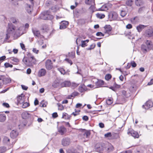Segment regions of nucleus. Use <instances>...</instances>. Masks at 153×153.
<instances>
[{"instance_id": "obj_39", "label": "nucleus", "mask_w": 153, "mask_h": 153, "mask_svg": "<svg viewBox=\"0 0 153 153\" xmlns=\"http://www.w3.org/2000/svg\"><path fill=\"white\" fill-rule=\"evenodd\" d=\"M96 16L98 18L102 19L105 17V16L103 14L97 13L96 14Z\"/></svg>"}, {"instance_id": "obj_16", "label": "nucleus", "mask_w": 153, "mask_h": 153, "mask_svg": "<svg viewBox=\"0 0 153 153\" xmlns=\"http://www.w3.org/2000/svg\"><path fill=\"white\" fill-rule=\"evenodd\" d=\"M32 30L34 36L38 37L40 36L41 34L39 30H38L36 29L33 28L32 29Z\"/></svg>"}, {"instance_id": "obj_46", "label": "nucleus", "mask_w": 153, "mask_h": 153, "mask_svg": "<svg viewBox=\"0 0 153 153\" xmlns=\"http://www.w3.org/2000/svg\"><path fill=\"white\" fill-rule=\"evenodd\" d=\"M111 77V75L109 74H106L105 77V79L107 80H109Z\"/></svg>"}, {"instance_id": "obj_38", "label": "nucleus", "mask_w": 153, "mask_h": 153, "mask_svg": "<svg viewBox=\"0 0 153 153\" xmlns=\"http://www.w3.org/2000/svg\"><path fill=\"white\" fill-rule=\"evenodd\" d=\"M30 104L27 102H24L22 103V107L23 108H25L30 106Z\"/></svg>"}, {"instance_id": "obj_59", "label": "nucleus", "mask_w": 153, "mask_h": 153, "mask_svg": "<svg viewBox=\"0 0 153 153\" xmlns=\"http://www.w3.org/2000/svg\"><path fill=\"white\" fill-rule=\"evenodd\" d=\"M131 65L133 67H135L137 65V64L135 62L133 61L131 62Z\"/></svg>"}, {"instance_id": "obj_30", "label": "nucleus", "mask_w": 153, "mask_h": 153, "mask_svg": "<svg viewBox=\"0 0 153 153\" xmlns=\"http://www.w3.org/2000/svg\"><path fill=\"white\" fill-rule=\"evenodd\" d=\"M6 117L4 114H0V121L1 122H4L6 120Z\"/></svg>"}, {"instance_id": "obj_9", "label": "nucleus", "mask_w": 153, "mask_h": 153, "mask_svg": "<svg viewBox=\"0 0 153 153\" xmlns=\"http://www.w3.org/2000/svg\"><path fill=\"white\" fill-rule=\"evenodd\" d=\"M153 106V102L151 100H149L145 103V105H143V108L146 109H148Z\"/></svg>"}, {"instance_id": "obj_1", "label": "nucleus", "mask_w": 153, "mask_h": 153, "mask_svg": "<svg viewBox=\"0 0 153 153\" xmlns=\"http://www.w3.org/2000/svg\"><path fill=\"white\" fill-rule=\"evenodd\" d=\"M94 149L96 151L100 153H109L113 150L114 147L111 145L106 147L104 144L97 143L95 145Z\"/></svg>"}, {"instance_id": "obj_60", "label": "nucleus", "mask_w": 153, "mask_h": 153, "mask_svg": "<svg viewBox=\"0 0 153 153\" xmlns=\"http://www.w3.org/2000/svg\"><path fill=\"white\" fill-rule=\"evenodd\" d=\"M82 119L85 121H87L88 120V117L87 116H84L82 118Z\"/></svg>"}, {"instance_id": "obj_51", "label": "nucleus", "mask_w": 153, "mask_h": 153, "mask_svg": "<svg viewBox=\"0 0 153 153\" xmlns=\"http://www.w3.org/2000/svg\"><path fill=\"white\" fill-rule=\"evenodd\" d=\"M2 105L4 107H6L7 108H9L10 107V106L9 105V104L6 102H4L2 104Z\"/></svg>"}, {"instance_id": "obj_54", "label": "nucleus", "mask_w": 153, "mask_h": 153, "mask_svg": "<svg viewBox=\"0 0 153 153\" xmlns=\"http://www.w3.org/2000/svg\"><path fill=\"white\" fill-rule=\"evenodd\" d=\"M60 23L62 24L63 25H65L67 26V25H68V22L67 21H62Z\"/></svg>"}, {"instance_id": "obj_31", "label": "nucleus", "mask_w": 153, "mask_h": 153, "mask_svg": "<svg viewBox=\"0 0 153 153\" xmlns=\"http://www.w3.org/2000/svg\"><path fill=\"white\" fill-rule=\"evenodd\" d=\"M135 4L138 6H140L143 3L142 0H135Z\"/></svg>"}, {"instance_id": "obj_43", "label": "nucleus", "mask_w": 153, "mask_h": 153, "mask_svg": "<svg viewBox=\"0 0 153 153\" xmlns=\"http://www.w3.org/2000/svg\"><path fill=\"white\" fill-rule=\"evenodd\" d=\"M58 107V109L60 110H62L64 109V107L60 103H57V104Z\"/></svg>"}, {"instance_id": "obj_42", "label": "nucleus", "mask_w": 153, "mask_h": 153, "mask_svg": "<svg viewBox=\"0 0 153 153\" xmlns=\"http://www.w3.org/2000/svg\"><path fill=\"white\" fill-rule=\"evenodd\" d=\"M10 20L11 22L14 24L18 22L17 20H16V18L14 17L11 18Z\"/></svg>"}, {"instance_id": "obj_52", "label": "nucleus", "mask_w": 153, "mask_h": 153, "mask_svg": "<svg viewBox=\"0 0 153 153\" xmlns=\"http://www.w3.org/2000/svg\"><path fill=\"white\" fill-rule=\"evenodd\" d=\"M40 105L42 107H45L47 105V103H44V101H42L40 104Z\"/></svg>"}, {"instance_id": "obj_26", "label": "nucleus", "mask_w": 153, "mask_h": 153, "mask_svg": "<svg viewBox=\"0 0 153 153\" xmlns=\"http://www.w3.org/2000/svg\"><path fill=\"white\" fill-rule=\"evenodd\" d=\"M71 85L70 82L68 81H65L64 82H62L61 84V86L62 87H68L69 86Z\"/></svg>"}, {"instance_id": "obj_34", "label": "nucleus", "mask_w": 153, "mask_h": 153, "mask_svg": "<svg viewBox=\"0 0 153 153\" xmlns=\"http://www.w3.org/2000/svg\"><path fill=\"white\" fill-rule=\"evenodd\" d=\"M90 134L91 133L90 131H85V132L83 134V135L85 137L87 138L90 136Z\"/></svg>"}, {"instance_id": "obj_50", "label": "nucleus", "mask_w": 153, "mask_h": 153, "mask_svg": "<svg viewBox=\"0 0 153 153\" xmlns=\"http://www.w3.org/2000/svg\"><path fill=\"white\" fill-rule=\"evenodd\" d=\"M145 8L144 7H142L140 8L138 10V12L139 13H141L144 10Z\"/></svg>"}, {"instance_id": "obj_21", "label": "nucleus", "mask_w": 153, "mask_h": 153, "mask_svg": "<svg viewBox=\"0 0 153 153\" xmlns=\"http://www.w3.org/2000/svg\"><path fill=\"white\" fill-rule=\"evenodd\" d=\"M66 153H77L76 150L73 148H71L66 150Z\"/></svg>"}, {"instance_id": "obj_18", "label": "nucleus", "mask_w": 153, "mask_h": 153, "mask_svg": "<svg viewBox=\"0 0 153 153\" xmlns=\"http://www.w3.org/2000/svg\"><path fill=\"white\" fill-rule=\"evenodd\" d=\"M18 105L21 104L24 102V98H22L21 97L18 96L16 98Z\"/></svg>"}, {"instance_id": "obj_12", "label": "nucleus", "mask_w": 153, "mask_h": 153, "mask_svg": "<svg viewBox=\"0 0 153 153\" xmlns=\"http://www.w3.org/2000/svg\"><path fill=\"white\" fill-rule=\"evenodd\" d=\"M18 135V132L16 130H13L10 133V136L12 138H16Z\"/></svg>"}, {"instance_id": "obj_8", "label": "nucleus", "mask_w": 153, "mask_h": 153, "mask_svg": "<svg viewBox=\"0 0 153 153\" xmlns=\"http://www.w3.org/2000/svg\"><path fill=\"white\" fill-rule=\"evenodd\" d=\"M15 27L13 25L11 27H9V28L7 30V33H6V36L5 38L6 40H7L9 38L11 32L13 30H15Z\"/></svg>"}, {"instance_id": "obj_10", "label": "nucleus", "mask_w": 153, "mask_h": 153, "mask_svg": "<svg viewBox=\"0 0 153 153\" xmlns=\"http://www.w3.org/2000/svg\"><path fill=\"white\" fill-rule=\"evenodd\" d=\"M46 68L47 70H50L53 67V63L51 60L48 59L46 60L45 63Z\"/></svg>"}, {"instance_id": "obj_49", "label": "nucleus", "mask_w": 153, "mask_h": 153, "mask_svg": "<svg viewBox=\"0 0 153 153\" xmlns=\"http://www.w3.org/2000/svg\"><path fill=\"white\" fill-rule=\"evenodd\" d=\"M67 27V26L65 25H63L61 23H60V25L59 27V28L60 29H63L66 28Z\"/></svg>"}, {"instance_id": "obj_24", "label": "nucleus", "mask_w": 153, "mask_h": 153, "mask_svg": "<svg viewBox=\"0 0 153 153\" xmlns=\"http://www.w3.org/2000/svg\"><path fill=\"white\" fill-rule=\"evenodd\" d=\"M48 12V11L42 13L40 16L41 19L43 20L47 19V13Z\"/></svg>"}, {"instance_id": "obj_27", "label": "nucleus", "mask_w": 153, "mask_h": 153, "mask_svg": "<svg viewBox=\"0 0 153 153\" xmlns=\"http://www.w3.org/2000/svg\"><path fill=\"white\" fill-rule=\"evenodd\" d=\"M104 84V82L102 80H98L96 83V85L98 87H101Z\"/></svg>"}, {"instance_id": "obj_29", "label": "nucleus", "mask_w": 153, "mask_h": 153, "mask_svg": "<svg viewBox=\"0 0 153 153\" xmlns=\"http://www.w3.org/2000/svg\"><path fill=\"white\" fill-rule=\"evenodd\" d=\"M3 142L5 144H8L10 143V139L7 137L4 136L3 139Z\"/></svg>"}, {"instance_id": "obj_11", "label": "nucleus", "mask_w": 153, "mask_h": 153, "mask_svg": "<svg viewBox=\"0 0 153 153\" xmlns=\"http://www.w3.org/2000/svg\"><path fill=\"white\" fill-rule=\"evenodd\" d=\"M22 117L23 119H27L30 117V114L27 111L23 112L22 114Z\"/></svg>"}, {"instance_id": "obj_2", "label": "nucleus", "mask_w": 153, "mask_h": 153, "mask_svg": "<svg viewBox=\"0 0 153 153\" xmlns=\"http://www.w3.org/2000/svg\"><path fill=\"white\" fill-rule=\"evenodd\" d=\"M26 56L22 59V62L25 65L28 67L33 66L36 64L37 60L33 54L30 53H27Z\"/></svg>"}, {"instance_id": "obj_22", "label": "nucleus", "mask_w": 153, "mask_h": 153, "mask_svg": "<svg viewBox=\"0 0 153 153\" xmlns=\"http://www.w3.org/2000/svg\"><path fill=\"white\" fill-rule=\"evenodd\" d=\"M66 131V128L63 126L60 127L58 131L61 135H63Z\"/></svg>"}, {"instance_id": "obj_5", "label": "nucleus", "mask_w": 153, "mask_h": 153, "mask_svg": "<svg viewBox=\"0 0 153 153\" xmlns=\"http://www.w3.org/2000/svg\"><path fill=\"white\" fill-rule=\"evenodd\" d=\"M85 3L88 5H91L89 9L92 12H94L95 9L94 0H85Z\"/></svg>"}, {"instance_id": "obj_44", "label": "nucleus", "mask_w": 153, "mask_h": 153, "mask_svg": "<svg viewBox=\"0 0 153 153\" xmlns=\"http://www.w3.org/2000/svg\"><path fill=\"white\" fill-rule=\"evenodd\" d=\"M4 65L6 68H7L8 67L12 68L13 67V66L12 65L10 64L9 63L6 62L4 63Z\"/></svg>"}, {"instance_id": "obj_64", "label": "nucleus", "mask_w": 153, "mask_h": 153, "mask_svg": "<svg viewBox=\"0 0 153 153\" xmlns=\"http://www.w3.org/2000/svg\"><path fill=\"white\" fill-rule=\"evenodd\" d=\"M21 87H22V88L23 90H27V89H28L27 87L25 85H22Z\"/></svg>"}, {"instance_id": "obj_53", "label": "nucleus", "mask_w": 153, "mask_h": 153, "mask_svg": "<svg viewBox=\"0 0 153 153\" xmlns=\"http://www.w3.org/2000/svg\"><path fill=\"white\" fill-rule=\"evenodd\" d=\"M111 132H108L105 134L104 135V136L105 137H111Z\"/></svg>"}, {"instance_id": "obj_63", "label": "nucleus", "mask_w": 153, "mask_h": 153, "mask_svg": "<svg viewBox=\"0 0 153 153\" xmlns=\"http://www.w3.org/2000/svg\"><path fill=\"white\" fill-rule=\"evenodd\" d=\"M78 94V92L76 91L74 92H73L72 94V96H73V97H74L76 96Z\"/></svg>"}, {"instance_id": "obj_28", "label": "nucleus", "mask_w": 153, "mask_h": 153, "mask_svg": "<svg viewBox=\"0 0 153 153\" xmlns=\"http://www.w3.org/2000/svg\"><path fill=\"white\" fill-rule=\"evenodd\" d=\"M141 50L144 53H146L147 52L148 49L147 46L145 45H143L141 46Z\"/></svg>"}, {"instance_id": "obj_55", "label": "nucleus", "mask_w": 153, "mask_h": 153, "mask_svg": "<svg viewBox=\"0 0 153 153\" xmlns=\"http://www.w3.org/2000/svg\"><path fill=\"white\" fill-rule=\"evenodd\" d=\"M65 60L68 63H69L71 65L73 64L72 61L69 59L66 58L65 59Z\"/></svg>"}, {"instance_id": "obj_20", "label": "nucleus", "mask_w": 153, "mask_h": 153, "mask_svg": "<svg viewBox=\"0 0 153 153\" xmlns=\"http://www.w3.org/2000/svg\"><path fill=\"white\" fill-rule=\"evenodd\" d=\"M86 90V87L84 85H82L79 87L78 90L81 93L83 92Z\"/></svg>"}, {"instance_id": "obj_58", "label": "nucleus", "mask_w": 153, "mask_h": 153, "mask_svg": "<svg viewBox=\"0 0 153 153\" xmlns=\"http://www.w3.org/2000/svg\"><path fill=\"white\" fill-rule=\"evenodd\" d=\"M106 103L107 104L110 105L112 103V101L111 99H109L106 101Z\"/></svg>"}, {"instance_id": "obj_6", "label": "nucleus", "mask_w": 153, "mask_h": 153, "mask_svg": "<svg viewBox=\"0 0 153 153\" xmlns=\"http://www.w3.org/2000/svg\"><path fill=\"white\" fill-rule=\"evenodd\" d=\"M127 133L128 134H130L134 138H138L139 137L138 133L131 128H129L128 130Z\"/></svg>"}, {"instance_id": "obj_17", "label": "nucleus", "mask_w": 153, "mask_h": 153, "mask_svg": "<svg viewBox=\"0 0 153 153\" xmlns=\"http://www.w3.org/2000/svg\"><path fill=\"white\" fill-rule=\"evenodd\" d=\"M122 95L126 98H128L131 96L130 93L129 91H126L125 90L122 91Z\"/></svg>"}, {"instance_id": "obj_35", "label": "nucleus", "mask_w": 153, "mask_h": 153, "mask_svg": "<svg viewBox=\"0 0 153 153\" xmlns=\"http://www.w3.org/2000/svg\"><path fill=\"white\" fill-rule=\"evenodd\" d=\"M49 12L48 11V12L47 13V20H51L53 18V16L52 15L49 14Z\"/></svg>"}, {"instance_id": "obj_36", "label": "nucleus", "mask_w": 153, "mask_h": 153, "mask_svg": "<svg viewBox=\"0 0 153 153\" xmlns=\"http://www.w3.org/2000/svg\"><path fill=\"white\" fill-rule=\"evenodd\" d=\"M108 9L106 5H103L101 8H99L98 10L105 11Z\"/></svg>"}, {"instance_id": "obj_62", "label": "nucleus", "mask_w": 153, "mask_h": 153, "mask_svg": "<svg viewBox=\"0 0 153 153\" xmlns=\"http://www.w3.org/2000/svg\"><path fill=\"white\" fill-rule=\"evenodd\" d=\"M52 116L53 118H55L58 117V115L56 112H54L52 114Z\"/></svg>"}, {"instance_id": "obj_57", "label": "nucleus", "mask_w": 153, "mask_h": 153, "mask_svg": "<svg viewBox=\"0 0 153 153\" xmlns=\"http://www.w3.org/2000/svg\"><path fill=\"white\" fill-rule=\"evenodd\" d=\"M114 86L115 89V88H120L121 86L120 85L117 84L115 82L114 84Z\"/></svg>"}, {"instance_id": "obj_45", "label": "nucleus", "mask_w": 153, "mask_h": 153, "mask_svg": "<svg viewBox=\"0 0 153 153\" xmlns=\"http://www.w3.org/2000/svg\"><path fill=\"white\" fill-rule=\"evenodd\" d=\"M95 46V44H93L90 45V48H86V50H91L93 49Z\"/></svg>"}, {"instance_id": "obj_56", "label": "nucleus", "mask_w": 153, "mask_h": 153, "mask_svg": "<svg viewBox=\"0 0 153 153\" xmlns=\"http://www.w3.org/2000/svg\"><path fill=\"white\" fill-rule=\"evenodd\" d=\"M81 43H82L81 46L82 47H84L87 46V45H86V43L84 41H82L81 42Z\"/></svg>"}, {"instance_id": "obj_61", "label": "nucleus", "mask_w": 153, "mask_h": 153, "mask_svg": "<svg viewBox=\"0 0 153 153\" xmlns=\"http://www.w3.org/2000/svg\"><path fill=\"white\" fill-rule=\"evenodd\" d=\"M32 51L33 52L36 54H38L39 52V50H37L36 48H33Z\"/></svg>"}, {"instance_id": "obj_33", "label": "nucleus", "mask_w": 153, "mask_h": 153, "mask_svg": "<svg viewBox=\"0 0 153 153\" xmlns=\"http://www.w3.org/2000/svg\"><path fill=\"white\" fill-rule=\"evenodd\" d=\"M133 2V0H127L126 2V4L127 5L131 6Z\"/></svg>"}, {"instance_id": "obj_7", "label": "nucleus", "mask_w": 153, "mask_h": 153, "mask_svg": "<svg viewBox=\"0 0 153 153\" xmlns=\"http://www.w3.org/2000/svg\"><path fill=\"white\" fill-rule=\"evenodd\" d=\"M62 145L64 146H67L71 143V140L68 137L63 138L62 140Z\"/></svg>"}, {"instance_id": "obj_47", "label": "nucleus", "mask_w": 153, "mask_h": 153, "mask_svg": "<svg viewBox=\"0 0 153 153\" xmlns=\"http://www.w3.org/2000/svg\"><path fill=\"white\" fill-rule=\"evenodd\" d=\"M96 35L97 36H104V34L103 33H102L101 32H97L96 33Z\"/></svg>"}, {"instance_id": "obj_32", "label": "nucleus", "mask_w": 153, "mask_h": 153, "mask_svg": "<svg viewBox=\"0 0 153 153\" xmlns=\"http://www.w3.org/2000/svg\"><path fill=\"white\" fill-rule=\"evenodd\" d=\"M71 116H69L67 114L65 113H64L63 114L62 118H64L65 119H69Z\"/></svg>"}, {"instance_id": "obj_4", "label": "nucleus", "mask_w": 153, "mask_h": 153, "mask_svg": "<svg viewBox=\"0 0 153 153\" xmlns=\"http://www.w3.org/2000/svg\"><path fill=\"white\" fill-rule=\"evenodd\" d=\"M108 16L109 20L110 21L113 20H118L117 13L115 12H111L109 13Z\"/></svg>"}, {"instance_id": "obj_13", "label": "nucleus", "mask_w": 153, "mask_h": 153, "mask_svg": "<svg viewBox=\"0 0 153 153\" xmlns=\"http://www.w3.org/2000/svg\"><path fill=\"white\" fill-rule=\"evenodd\" d=\"M104 32L105 33L108 34L112 30V27L109 25H106L104 27Z\"/></svg>"}, {"instance_id": "obj_23", "label": "nucleus", "mask_w": 153, "mask_h": 153, "mask_svg": "<svg viewBox=\"0 0 153 153\" xmlns=\"http://www.w3.org/2000/svg\"><path fill=\"white\" fill-rule=\"evenodd\" d=\"M146 27V25H139L136 28L139 32H140L142 30Z\"/></svg>"}, {"instance_id": "obj_3", "label": "nucleus", "mask_w": 153, "mask_h": 153, "mask_svg": "<svg viewBox=\"0 0 153 153\" xmlns=\"http://www.w3.org/2000/svg\"><path fill=\"white\" fill-rule=\"evenodd\" d=\"M144 36L148 38L152 37L153 38V28H150L146 30L144 33Z\"/></svg>"}, {"instance_id": "obj_41", "label": "nucleus", "mask_w": 153, "mask_h": 153, "mask_svg": "<svg viewBox=\"0 0 153 153\" xmlns=\"http://www.w3.org/2000/svg\"><path fill=\"white\" fill-rule=\"evenodd\" d=\"M57 70L61 73V74L64 75L65 74V70L62 68H58Z\"/></svg>"}, {"instance_id": "obj_25", "label": "nucleus", "mask_w": 153, "mask_h": 153, "mask_svg": "<svg viewBox=\"0 0 153 153\" xmlns=\"http://www.w3.org/2000/svg\"><path fill=\"white\" fill-rule=\"evenodd\" d=\"M2 80L3 83L5 84L9 83L11 82V80L9 78H3Z\"/></svg>"}, {"instance_id": "obj_40", "label": "nucleus", "mask_w": 153, "mask_h": 153, "mask_svg": "<svg viewBox=\"0 0 153 153\" xmlns=\"http://www.w3.org/2000/svg\"><path fill=\"white\" fill-rule=\"evenodd\" d=\"M120 16L122 17L125 16L126 14V12L123 10H122L121 11Z\"/></svg>"}, {"instance_id": "obj_15", "label": "nucleus", "mask_w": 153, "mask_h": 153, "mask_svg": "<svg viewBox=\"0 0 153 153\" xmlns=\"http://www.w3.org/2000/svg\"><path fill=\"white\" fill-rule=\"evenodd\" d=\"M46 71L44 69L42 68L38 72V76L39 77L45 76L46 74Z\"/></svg>"}, {"instance_id": "obj_19", "label": "nucleus", "mask_w": 153, "mask_h": 153, "mask_svg": "<svg viewBox=\"0 0 153 153\" xmlns=\"http://www.w3.org/2000/svg\"><path fill=\"white\" fill-rule=\"evenodd\" d=\"M33 5H29L27 4V6L26 7V10L29 13H31L33 10Z\"/></svg>"}, {"instance_id": "obj_37", "label": "nucleus", "mask_w": 153, "mask_h": 153, "mask_svg": "<svg viewBox=\"0 0 153 153\" xmlns=\"http://www.w3.org/2000/svg\"><path fill=\"white\" fill-rule=\"evenodd\" d=\"M7 150V148L4 147H0V153H3L5 152Z\"/></svg>"}, {"instance_id": "obj_14", "label": "nucleus", "mask_w": 153, "mask_h": 153, "mask_svg": "<svg viewBox=\"0 0 153 153\" xmlns=\"http://www.w3.org/2000/svg\"><path fill=\"white\" fill-rule=\"evenodd\" d=\"M145 44L149 50H150L152 49L153 45L152 42L151 41L147 40L145 42Z\"/></svg>"}, {"instance_id": "obj_48", "label": "nucleus", "mask_w": 153, "mask_h": 153, "mask_svg": "<svg viewBox=\"0 0 153 153\" xmlns=\"http://www.w3.org/2000/svg\"><path fill=\"white\" fill-rule=\"evenodd\" d=\"M48 26L46 25H43L42 29L43 30H45V31H46L48 29Z\"/></svg>"}]
</instances>
